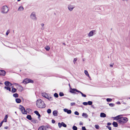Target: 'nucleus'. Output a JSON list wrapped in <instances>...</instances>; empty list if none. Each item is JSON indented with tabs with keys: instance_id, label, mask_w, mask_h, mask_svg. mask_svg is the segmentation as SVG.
I'll list each match as a JSON object with an SVG mask.
<instances>
[{
	"instance_id": "1",
	"label": "nucleus",
	"mask_w": 130,
	"mask_h": 130,
	"mask_svg": "<svg viewBox=\"0 0 130 130\" xmlns=\"http://www.w3.org/2000/svg\"><path fill=\"white\" fill-rule=\"evenodd\" d=\"M122 115H119L115 117V119L118 120V122L119 123L123 124L126 123L128 120V119L126 117H121Z\"/></svg>"
},
{
	"instance_id": "2",
	"label": "nucleus",
	"mask_w": 130,
	"mask_h": 130,
	"mask_svg": "<svg viewBox=\"0 0 130 130\" xmlns=\"http://www.w3.org/2000/svg\"><path fill=\"white\" fill-rule=\"evenodd\" d=\"M36 104L37 106L40 108H44L45 107L44 102L40 99H38L36 101Z\"/></svg>"
},
{
	"instance_id": "3",
	"label": "nucleus",
	"mask_w": 130,
	"mask_h": 130,
	"mask_svg": "<svg viewBox=\"0 0 130 130\" xmlns=\"http://www.w3.org/2000/svg\"><path fill=\"white\" fill-rule=\"evenodd\" d=\"M9 11L8 7L6 5L2 7V9L1 12L3 13H6Z\"/></svg>"
},
{
	"instance_id": "4",
	"label": "nucleus",
	"mask_w": 130,
	"mask_h": 130,
	"mask_svg": "<svg viewBox=\"0 0 130 130\" xmlns=\"http://www.w3.org/2000/svg\"><path fill=\"white\" fill-rule=\"evenodd\" d=\"M34 81L30 79L26 78L24 79L22 82L25 84H26L28 83H33Z\"/></svg>"
},
{
	"instance_id": "5",
	"label": "nucleus",
	"mask_w": 130,
	"mask_h": 130,
	"mask_svg": "<svg viewBox=\"0 0 130 130\" xmlns=\"http://www.w3.org/2000/svg\"><path fill=\"white\" fill-rule=\"evenodd\" d=\"M14 84L17 86V88L19 91L22 92L23 90V88L20 85L17 83H14Z\"/></svg>"
},
{
	"instance_id": "6",
	"label": "nucleus",
	"mask_w": 130,
	"mask_h": 130,
	"mask_svg": "<svg viewBox=\"0 0 130 130\" xmlns=\"http://www.w3.org/2000/svg\"><path fill=\"white\" fill-rule=\"evenodd\" d=\"M30 18L34 20H36L37 18L35 12H33L30 15Z\"/></svg>"
},
{
	"instance_id": "7",
	"label": "nucleus",
	"mask_w": 130,
	"mask_h": 130,
	"mask_svg": "<svg viewBox=\"0 0 130 130\" xmlns=\"http://www.w3.org/2000/svg\"><path fill=\"white\" fill-rule=\"evenodd\" d=\"M20 109L21 110V111L22 113L24 114H27V112L26 111L24 108L22 106L20 105Z\"/></svg>"
},
{
	"instance_id": "8",
	"label": "nucleus",
	"mask_w": 130,
	"mask_h": 130,
	"mask_svg": "<svg viewBox=\"0 0 130 130\" xmlns=\"http://www.w3.org/2000/svg\"><path fill=\"white\" fill-rule=\"evenodd\" d=\"M70 92L72 93L76 94V93L75 92V91L77 92H79V91L77 90L75 88H70Z\"/></svg>"
},
{
	"instance_id": "9",
	"label": "nucleus",
	"mask_w": 130,
	"mask_h": 130,
	"mask_svg": "<svg viewBox=\"0 0 130 130\" xmlns=\"http://www.w3.org/2000/svg\"><path fill=\"white\" fill-rule=\"evenodd\" d=\"M47 127L44 126H42L40 127L38 130H47Z\"/></svg>"
},
{
	"instance_id": "10",
	"label": "nucleus",
	"mask_w": 130,
	"mask_h": 130,
	"mask_svg": "<svg viewBox=\"0 0 130 130\" xmlns=\"http://www.w3.org/2000/svg\"><path fill=\"white\" fill-rule=\"evenodd\" d=\"M74 8V6L69 5L68 7V8L69 10L70 11H72Z\"/></svg>"
},
{
	"instance_id": "11",
	"label": "nucleus",
	"mask_w": 130,
	"mask_h": 130,
	"mask_svg": "<svg viewBox=\"0 0 130 130\" xmlns=\"http://www.w3.org/2000/svg\"><path fill=\"white\" fill-rule=\"evenodd\" d=\"M63 110L65 112H67V113L70 114L71 113V111L70 110H68V109L65 108L63 109Z\"/></svg>"
},
{
	"instance_id": "12",
	"label": "nucleus",
	"mask_w": 130,
	"mask_h": 130,
	"mask_svg": "<svg viewBox=\"0 0 130 130\" xmlns=\"http://www.w3.org/2000/svg\"><path fill=\"white\" fill-rule=\"evenodd\" d=\"M6 74L5 71L2 70H0V75H1L3 76H4Z\"/></svg>"
},
{
	"instance_id": "13",
	"label": "nucleus",
	"mask_w": 130,
	"mask_h": 130,
	"mask_svg": "<svg viewBox=\"0 0 130 130\" xmlns=\"http://www.w3.org/2000/svg\"><path fill=\"white\" fill-rule=\"evenodd\" d=\"M95 31L94 30L91 31L89 33L88 36L90 37L92 36L93 35Z\"/></svg>"
},
{
	"instance_id": "14",
	"label": "nucleus",
	"mask_w": 130,
	"mask_h": 130,
	"mask_svg": "<svg viewBox=\"0 0 130 130\" xmlns=\"http://www.w3.org/2000/svg\"><path fill=\"white\" fill-rule=\"evenodd\" d=\"M42 95L43 97L46 98H47V96H48L47 94L45 92H43L42 93Z\"/></svg>"
},
{
	"instance_id": "15",
	"label": "nucleus",
	"mask_w": 130,
	"mask_h": 130,
	"mask_svg": "<svg viewBox=\"0 0 130 130\" xmlns=\"http://www.w3.org/2000/svg\"><path fill=\"white\" fill-rule=\"evenodd\" d=\"M58 113V112L57 110H54L53 112V115L54 116H57Z\"/></svg>"
},
{
	"instance_id": "16",
	"label": "nucleus",
	"mask_w": 130,
	"mask_h": 130,
	"mask_svg": "<svg viewBox=\"0 0 130 130\" xmlns=\"http://www.w3.org/2000/svg\"><path fill=\"white\" fill-rule=\"evenodd\" d=\"M106 115L104 113H100V116L101 117L104 118L106 117Z\"/></svg>"
},
{
	"instance_id": "17",
	"label": "nucleus",
	"mask_w": 130,
	"mask_h": 130,
	"mask_svg": "<svg viewBox=\"0 0 130 130\" xmlns=\"http://www.w3.org/2000/svg\"><path fill=\"white\" fill-rule=\"evenodd\" d=\"M8 117V115H6L5 116L4 118L3 121L4 122H6L7 121V119Z\"/></svg>"
},
{
	"instance_id": "18",
	"label": "nucleus",
	"mask_w": 130,
	"mask_h": 130,
	"mask_svg": "<svg viewBox=\"0 0 130 130\" xmlns=\"http://www.w3.org/2000/svg\"><path fill=\"white\" fill-rule=\"evenodd\" d=\"M12 89L11 90V91L13 93H14L16 92L17 91V89H16L13 88V86L12 87Z\"/></svg>"
},
{
	"instance_id": "19",
	"label": "nucleus",
	"mask_w": 130,
	"mask_h": 130,
	"mask_svg": "<svg viewBox=\"0 0 130 130\" xmlns=\"http://www.w3.org/2000/svg\"><path fill=\"white\" fill-rule=\"evenodd\" d=\"M15 101L17 103H20L21 102V100L19 98H17L15 99Z\"/></svg>"
},
{
	"instance_id": "20",
	"label": "nucleus",
	"mask_w": 130,
	"mask_h": 130,
	"mask_svg": "<svg viewBox=\"0 0 130 130\" xmlns=\"http://www.w3.org/2000/svg\"><path fill=\"white\" fill-rule=\"evenodd\" d=\"M82 116L84 117L85 118H87L88 117V115L87 114L84 113H82Z\"/></svg>"
},
{
	"instance_id": "21",
	"label": "nucleus",
	"mask_w": 130,
	"mask_h": 130,
	"mask_svg": "<svg viewBox=\"0 0 130 130\" xmlns=\"http://www.w3.org/2000/svg\"><path fill=\"white\" fill-rule=\"evenodd\" d=\"M24 9V8L22 6H21L18 8V11H22Z\"/></svg>"
},
{
	"instance_id": "22",
	"label": "nucleus",
	"mask_w": 130,
	"mask_h": 130,
	"mask_svg": "<svg viewBox=\"0 0 130 130\" xmlns=\"http://www.w3.org/2000/svg\"><path fill=\"white\" fill-rule=\"evenodd\" d=\"M34 113L36 114L38 116V118L41 116L39 114L38 111H34Z\"/></svg>"
},
{
	"instance_id": "23",
	"label": "nucleus",
	"mask_w": 130,
	"mask_h": 130,
	"mask_svg": "<svg viewBox=\"0 0 130 130\" xmlns=\"http://www.w3.org/2000/svg\"><path fill=\"white\" fill-rule=\"evenodd\" d=\"M112 124L114 126L116 127L118 126V125L117 123L115 122H114L112 123Z\"/></svg>"
},
{
	"instance_id": "24",
	"label": "nucleus",
	"mask_w": 130,
	"mask_h": 130,
	"mask_svg": "<svg viewBox=\"0 0 130 130\" xmlns=\"http://www.w3.org/2000/svg\"><path fill=\"white\" fill-rule=\"evenodd\" d=\"M29 120H31L32 119V118L31 115H27L26 117Z\"/></svg>"
},
{
	"instance_id": "25",
	"label": "nucleus",
	"mask_w": 130,
	"mask_h": 130,
	"mask_svg": "<svg viewBox=\"0 0 130 130\" xmlns=\"http://www.w3.org/2000/svg\"><path fill=\"white\" fill-rule=\"evenodd\" d=\"M46 99H48L50 101H51L53 100V98L52 97L49 96L48 95L47 96V98H46Z\"/></svg>"
},
{
	"instance_id": "26",
	"label": "nucleus",
	"mask_w": 130,
	"mask_h": 130,
	"mask_svg": "<svg viewBox=\"0 0 130 130\" xmlns=\"http://www.w3.org/2000/svg\"><path fill=\"white\" fill-rule=\"evenodd\" d=\"M13 96L15 98H18L19 96V95L17 93H15L13 94Z\"/></svg>"
},
{
	"instance_id": "27",
	"label": "nucleus",
	"mask_w": 130,
	"mask_h": 130,
	"mask_svg": "<svg viewBox=\"0 0 130 130\" xmlns=\"http://www.w3.org/2000/svg\"><path fill=\"white\" fill-rule=\"evenodd\" d=\"M78 93H80L82 95V96L83 97H86V95L85 94H84L83 93L81 92L80 91H79V92H78Z\"/></svg>"
},
{
	"instance_id": "28",
	"label": "nucleus",
	"mask_w": 130,
	"mask_h": 130,
	"mask_svg": "<svg viewBox=\"0 0 130 130\" xmlns=\"http://www.w3.org/2000/svg\"><path fill=\"white\" fill-rule=\"evenodd\" d=\"M9 84H10V82L8 81H6L5 82V84L7 86H8Z\"/></svg>"
},
{
	"instance_id": "29",
	"label": "nucleus",
	"mask_w": 130,
	"mask_h": 130,
	"mask_svg": "<svg viewBox=\"0 0 130 130\" xmlns=\"http://www.w3.org/2000/svg\"><path fill=\"white\" fill-rule=\"evenodd\" d=\"M4 88L7 90H8L9 91H11L10 88L8 87H5Z\"/></svg>"
},
{
	"instance_id": "30",
	"label": "nucleus",
	"mask_w": 130,
	"mask_h": 130,
	"mask_svg": "<svg viewBox=\"0 0 130 130\" xmlns=\"http://www.w3.org/2000/svg\"><path fill=\"white\" fill-rule=\"evenodd\" d=\"M84 73L86 75L89 76V74L87 71L85 70Z\"/></svg>"
},
{
	"instance_id": "31",
	"label": "nucleus",
	"mask_w": 130,
	"mask_h": 130,
	"mask_svg": "<svg viewBox=\"0 0 130 130\" xmlns=\"http://www.w3.org/2000/svg\"><path fill=\"white\" fill-rule=\"evenodd\" d=\"M45 48L46 51H48L50 49V47L49 46H46L45 47Z\"/></svg>"
},
{
	"instance_id": "32",
	"label": "nucleus",
	"mask_w": 130,
	"mask_h": 130,
	"mask_svg": "<svg viewBox=\"0 0 130 130\" xmlns=\"http://www.w3.org/2000/svg\"><path fill=\"white\" fill-rule=\"evenodd\" d=\"M72 129L73 130H77V128L76 126H74L73 127Z\"/></svg>"
},
{
	"instance_id": "33",
	"label": "nucleus",
	"mask_w": 130,
	"mask_h": 130,
	"mask_svg": "<svg viewBox=\"0 0 130 130\" xmlns=\"http://www.w3.org/2000/svg\"><path fill=\"white\" fill-rule=\"evenodd\" d=\"M54 96L55 97L57 98L58 97V95L57 93H55L54 94Z\"/></svg>"
},
{
	"instance_id": "34",
	"label": "nucleus",
	"mask_w": 130,
	"mask_h": 130,
	"mask_svg": "<svg viewBox=\"0 0 130 130\" xmlns=\"http://www.w3.org/2000/svg\"><path fill=\"white\" fill-rule=\"evenodd\" d=\"M112 100V99L110 98H107L106 99V101L107 102H111Z\"/></svg>"
},
{
	"instance_id": "35",
	"label": "nucleus",
	"mask_w": 130,
	"mask_h": 130,
	"mask_svg": "<svg viewBox=\"0 0 130 130\" xmlns=\"http://www.w3.org/2000/svg\"><path fill=\"white\" fill-rule=\"evenodd\" d=\"M51 110L50 109H49L47 110V112L48 114L50 113H51Z\"/></svg>"
},
{
	"instance_id": "36",
	"label": "nucleus",
	"mask_w": 130,
	"mask_h": 130,
	"mask_svg": "<svg viewBox=\"0 0 130 130\" xmlns=\"http://www.w3.org/2000/svg\"><path fill=\"white\" fill-rule=\"evenodd\" d=\"M59 95L60 96H62L64 95V94L63 92H60L59 93Z\"/></svg>"
},
{
	"instance_id": "37",
	"label": "nucleus",
	"mask_w": 130,
	"mask_h": 130,
	"mask_svg": "<svg viewBox=\"0 0 130 130\" xmlns=\"http://www.w3.org/2000/svg\"><path fill=\"white\" fill-rule=\"evenodd\" d=\"M62 126H63L64 127H66L67 125L64 122H62Z\"/></svg>"
},
{
	"instance_id": "38",
	"label": "nucleus",
	"mask_w": 130,
	"mask_h": 130,
	"mask_svg": "<svg viewBox=\"0 0 130 130\" xmlns=\"http://www.w3.org/2000/svg\"><path fill=\"white\" fill-rule=\"evenodd\" d=\"M58 126L59 128H60L62 126V122L60 123L59 122L58 123Z\"/></svg>"
},
{
	"instance_id": "39",
	"label": "nucleus",
	"mask_w": 130,
	"mask_h": 130,
	"mask_svg": "<svg viewBox=\"0 0 130 130\" xmlns=\"http://www.w3.org/2000/svg\"><path fill=\"white\" fill-rule=\"evenodd\" d=\"M92 102L91 101H88V104L89 105H91L92 104Z\"/></svg>"
},
{
	"instance_id": "40",
	"label": "nucleus",
	"mask_w": 130,
	"mask_h": 130,
	"mask_svg": "<svg viewBox=\"0 0 130 130\" xmlns=\"http://www.w3.org/2000/svg\"><path fill=\"white\" fill-rule=\"evenodd\" d=\"M95 127L97 129H98L99 128V126L98 125H95Z\"/></svg>"
},
{
	"instance_id": "41",
	"label": "nucleus",
	"mask_w": 130,
	"mask_h": 130,
	"mask_svg": "<svg viewBox=\"0 0 130 130\" xmlns=\"http://www.w3.org/2000/svg\"><path fill=\"white\" fill-rule=\"evenodd\" d=\"M109 105L111 107H113L114 106V104L113 103H110L109 104Z\"/></svg>"
},
{
	"instance_id": "42",
	"label": "nucleus",
	"mask_w": 130,
	"mask_h": 130,
	"mask_svg": "<svg viewBox=\"0 0 130 130\" xmlns=\"http://www.w3.org/2000/svg\"><path fill=\"white\" fill-rule=\"evenodd\" d=\"M77 58H75L74 59V60L73 61V62L75 64V62L77 60Z\"/></svg>"
},
{
	"instance_id": "43",
	"label": "nucleus",
	"mask_w": 130,
	"mask_h": 130,
	"mask_svg": "<svg viewBox=\"0 0 130 130\" xmlns=\"http://www.w3.org/2000/svg\"><path fill=\"white\" fill-rule=\"evenodd\" d=\"M10 32V31L9 30H8L7 31V32H6V36H7L8 35L9 33Z\"/></svg>"
},
{
	"instance_id": "44",
	"label": "nucleus",
	"mask_w": 130,
	"mask_h": 130,
	"mask_svg": "<svg viewBox=\"0 0 130 130\" xmlns=\"http://www.w3.org/2000/svg\"><path fill=\"white\" fill-rule=\"evenodd\" d=\"M74 113L75 115H79V113L77 111H75Z\"/></svg>"
},
{
	"instance_id": "45",
	"label": "nucleus",
	"mask_w": 130,
	"mask_h": 130,
	"mask_svg": "<svg viewBox=\"0 0 130 130\" xmlns=\"http://www.w3.org/2000/svg\"><path fill=\"white\" fill-rule=\"evenodd\" d=\"M83 104L84 105H88V102H84Z\"/></svg>"
},
{
	"instance_id": "46",
	"label": "nucleus",
	"mask_w": 130,
	"mask_h": 130,
	"mask_svg": "<svg viewBox=\"0 0 130 130\" xmlns=\"http://www.w3.org/2000/svg\"><path fill=\"white\" fill-rule=\"evenodd\" d=\"M82 130H86V129L85 126H83L82 127Z\"/></svg>"
},
{
	"instance_id": "47",
	"label": "nucleus",
	"mask_w": 130,
	"mask_h": 130,
	"mask_svg": "<svg viewBox=\"0 0 130 130\" xmlns=\"http://www.w3.org/2000/svg\"><path fill=\"white\" fill-rule=\"evenodd\" d=\"M3 122H4V121H2L0 123V127L2 126Z\"/></svg>"
},
{
	"instance_id": "48",
	"label": "nucleus",
	"mask_w": 130,
	"mask_h": 130,
	"mask_svg": "<svg viewBox=\"0 0 130 130\" xmlns=\"http://www.w3.org/2000/svg\"><path fill=\"white\" fill-rule=\"evenodd\" d=\"M75 103L74 102L72 103H71L70 104L71 105V106H73V105H75Z\"/></svg>"
},
{
	"instance_id": "49",
	"label": "nucleus",
	"mask_w": 130,
	"mask_h": 130,
	"mask_svg": "<svg viewBox=\"0 0 130 130\" xmlns=\"http://www.w3.org/2000/svg\"><path fill=\"white\" fill-rule=\"evenodd\" d=\"M107 127L108 128V129L109 130H111V127L109 126H107Z\"/></svg>"
},
{
	"instance_id": "50",
	"label": "nucleus",
	"mask_w": 130,
	"mask_h": 130,
	"mask_svg": "<svg viewBox=\"0 0 130 130\" xmlns=\"http://www.w3.org/2000/svg\"><path fill=\"white\" fill-rule=\"evenodd\" d=\"M52 122L53 123H55V122L54 120H52Z\"/></svg>"
},
{
	"instance_id": "51",
	"label": "nucleus",
	"mask_w": 130,
	"mask_h": 130,
	"mask_svg": "<svg viewBox=\"0 0 130 130\" xmlns=\"http://www.w3.org/2000/svg\"><path fill=\"white\" fill-rule=\"evenodd\" d=\"M79 125H83V123L82 122H79Z\"/></svg>"
},
{
	"instance_id": "52",
	"label": "nucleus",
	"mask_w": 130,
	"mask_h": 130,
	"mask_svg": "<svg viewBox=\"0 0 130 130\" xmlns=\"http://www.w3.org/2000/svg\"><path fill=\"white\" fill-rule=\"evenodd\" d=\"M107 124L108 125H110L111 124V123H110L109 122L107 123Z\"/></svg>"
},
{
	"instance_id": "53",
	"label": "nucleus",
	"mask_w": 130,
	"mask_h": 130,
	"mask_svg": "<svg viewBox=\"0 0 130 130\" xmlns=\"http://www.w3.org/2000/svg\"><path fill=\"white\" fill-rule=\"evenodd\" d=\"M10 84H9V85L8 86H12V84H11L10 82Z\"/></svg>"
},
{
	"instance_id": "54",
	"label": "nucleus",
	"mask_w": 130,
	"mask_h": 130,
	"mask_svg": "<svg viewBox=\"0 0 130 130\" xmlns=\"http://www.w3.org/2000/svg\"><path fill=\"white\" fill-rule=\"evenodd\" d=\"M4 128L6 129H7L8 128V126H6L4 127Z\"/></svg>"
},
{
	"instance_id": "55",
	"label": "nucleus",
	"mask_w": 130,
	"mask_h": 130,
	"mask_svg": "<svg viewBox=\"0 0 130 130\" xmlns=\"http://www.w3.org/2000/svg\"><path fill=\"white\" fill-rule=\"evenodd\" d=\"M44 24H43V23H42L41 24V25L42 27H43V26H44Z\"/></svg>"
},
{
	"instance_id": "56",
	"label": "nucleus",
	"mask_w": 130,
	"mask_h": 130,
	"mask_svg": "<svg viewBox=\"0 0 130 130\" xmlns=\"http://www.w3.org/2000/svg\"><path fill=\"white\" fill-rule=\"evenodd\" d=\"M117 104H120V102H117Z\"/></svg>"
},
{
	"instance_id": "57",
	"label": "nucleus",
	"mask_w": 130,
	"mask_h": 130,
	"mask_svg": "<svg viewBox=\"0 0 130 130\" xmlns=\"http://www.w3.org/2000/svg\"><path fill=\"white\" fill-rule=\"evenodd\" d=\"M114 63H111V64H110L109 65H113Z\"/></svg>"
},
{
	"instance_id": "58",
	"label": "nucleus",
	"mask_w": 130,
	"mask_h": 130,
	"mask_svg": "<svg viewBox=\"0 0 130 130\" xmlns=\"http://www.w3.org/2000/svg\"><path fill=\"white\" fill-rule=\"evenodd\" d=\"M123 1H127L128 0H122Z\"/></svg>"
},
{
	"instance_id": "59",
	"label": "nucleus",
	"mask_w": 130,
	"mask_h": 130,
	"mask_svg": "<svg viewBox=\"0 0 130 130\" xmlns=\"http://www.w3.org/2000/svg\"><path fill=\"white\" fill-rule=\"evenodd\" d=\"M41 29H44V28L43 27L42 28H41Z\"/></svg>"
},
{
	"instance_id": "60",
	"label": "nucleus",
	"mask_w": 130,
	"mask_h": 130,
	"mask_svg": "<svg viewBox=\"0 0 130 130\" xmlns=\"http://www.w3.org/2000/svg\"><path fill=\"white\" fill-rule=\"evenodd\" d=\"M110 66L111 67H113V66Z\"/></svg>"
},
{
	"instance_id": "61",
	"label": "nucleus",
	"mask_w": 130,
	"mask_h": 130,
	"mask_svg": "<svg viewBox=\"0 0 130 130\" xmlns=\"http://www.w3.org/2000/svg\"><path fill=\"white\" fill-rule=\"evenodd\" d=\"M2 83H1L0 82V85H2Z\"/></svg>"
},
{
	"instance_id": "62",
	"label": "nucleus",
	"mask_w": 130,
	"mask_h": 130,
	"mask_svg": "<svg viewBox=\"0 0 130 130\" xmlns=\"http://www.w3.org/2000/svg\"><path fill=\"white\" fill-rule=\"evenodd\" d=\"M21 0H17V1L18 2H19Z\"/></svg>"
},
{
	"instance_id": "63",
	"label": "nucleus",
	"mask_w": 130,
	"mask_h": 130,
	"mask_svg": "<svg viewBox=\"0 0 130 130\" xmlns=\"http://www.w3.org/2000/svg\"><path fill=\"white\" fill-rule=\"evenodd\" d=\"M83 61H84V60H85V59H83Z\"/></svg>"
},
{
	"instance_id": "64",
	"label": "nucleus",
	"mask_w": 130,
	"mask_h": 130,
	"mask_svg": "<svg viewBox=\"0 0 130 130\" xmlns=\"http://www.w3.org/2000/svg\"><path fill=\"white\" fill-rule=\"evenodd\" d=\"M124 103V104H126V103Z\"/></svg>"
}]
</instances>
